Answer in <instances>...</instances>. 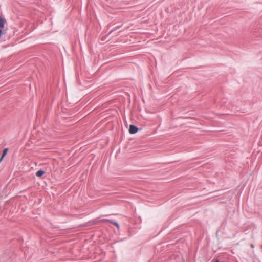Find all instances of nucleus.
Here are the masks:
<instances>
[{"instance_id":"6","label":"nucleus","mask_w":262,"mask_h":262,"mask_svg":"<svg viewBox=\"0 0 262 262\" xmlns=\"http://www.w3.org/2000/svg\"><path fill=\"white\" fill-rule=\"evenodd\" d=\"M112 224H114L118 229L119 228V225L117 222L113 221V223H112Z\"/></svg>"},{"instance_id":"7","label":"nucleus","mask_w":262,"mask_h":262,"mask_svg":"<svg viewBox=\"0 0 262 262\" xmlns=\"http://www.w3.org/2000/svg\"><path fill=\"white\" fill-rule=\"evenodd\" d=\"M214 262H219V260L218 259H216L215 260V261H214Z\"/></svg>"},{"instance_id":"5","label":"nucleus","mask_w":262,"mask_h":262,"mask_svg":"<svg viewBox=\"0 0 262 262\" xmlns=\"http://www.w3.org/2000/svg\"><path fill=\"white\" fill-rule=\"evenodd\" d=\"M101 221L103 222H108L110 223H113V220H111L107 219H102V220H101Z\"/></svg>"},{"instance_id":"10","label":"nucleus","mask_w":262,"mask_h":262,"mask_svg":"<svg viewBox=\"0 0 262 262\" xmlns=\"http://www.w3.org/2000/svg\"><path fill=\"white\" fill-rule=\"evenodd\" d=\"M111 32H112V31H111V32H109V34H111Z\"/></svg>"},{"instance_id":"8","label":"nucleus","mask_w":262,"mask_h":262,"mask_svg":"<svg viewBox=\"0 0 262 262\" xmlns=\"http://www.w3.org/2000/svg\"><path fill=\"white\" fill-rule=\"evenodd\" d=\"M111 32H112V31H111V32H109V34H111Z\"/></svg>"},{"instance_id":"9","label":"nucleus","mask_w":262,"mask_h":262,"mask_svg":"<svg viewBox=\"0 0 262 262\" xmlns=\"http://www.w3.org/2000/svg\"><path fill=\"white\" fill-rule=\"evenodd\" d=\"M111 32H112V31H111V32H109V34H111Z\"/></svg>"},{"instance_id":"1","label":"nucleus","mask_w":262,"mask_h":262,"mask_svg":"<svg viewBox=\"0 0 262 262\" xmlns=\"http://www.w3.org/2000/svg\"><path fill=\"white\" fill-rule=\"evenodd\" d=\"M139 128L134 125H130L129 126V132L131 134H134L137 133Z\"/></svg>"},{"instance_id":"3","label":"nucleus","mask_w":262,"mask_h":262,"mask_svg":"<svg viewBox=\"0 0 262 262\" xmlns=\"http://www.w3.org/2000/svg\"><path fill=\"white\" fill-rule=\"evenodd\" d=\"M45 172L44 170H39L36 172V176L38 177H41L45 174Z\"/></svg>"},{"instance_id":"4","label":"nucleus","mask_w":262,"mask_h":262,"mask_svg":"<svg viewBox=\"0 0 262 262\" xmlns=\"http://www.w3.org/2000/svg\"><path fill=\"white\" fill-rule=\"evenodd\" d=\"M8 151V148H5L4 150H3V154H2V157L0 159V162L2 161V160L4 159V158L5 157V156H6V155L7 154V152Z\"/></svg>"},{"instance_id":"2","label":"nucleus","mask_w":262,"mask_h":262,"mask_svg":"<svg viewBox=\"0 0 262 262\" xmlns=\"http://www.w3.org/2000/svg\"><path fill=\"white\" fill-rule=\"evenodd\" d=\"M6 20L4 18L0 17V28H3L5 26Z\"/></svg>"}]
</instances>
